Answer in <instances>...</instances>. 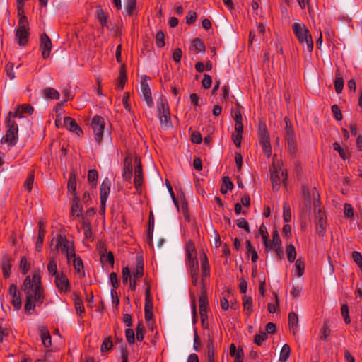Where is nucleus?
I'll return each mask as SVG.
<instances>
[{
	"mask_svg": "<svg viewBox=\"0 0 362 362\" xmlns=\"http://www.w3.org/2000/svg\"><path fill=\"white\" fill-rule=\"evenodd\" d=\"M25 295V312L30 315L35 311L36 305H41L45 299L44 290L42 286L40 271L35 272L30 278L27 276L21 286Z\"/></svg>",
	"mask_w": 362,
	"mask_h": 362,
	"instance_id": "1",
	"label": "nucleus"
},
{
	"mask_svg": "<svg viewBox=\"0 0 362 362\" xmlns=\"http://www.w3.org/2000/svg\"><path fill=\"white\" fill-rule=\"evenodd\" d=\"M6 134L1 139V144H7L8 147L14 146L18 140V127L15 118L8 115L6 119Z\"/></svg>",
	"mask_w": 362,
	"mask_h": 362,
	"instance_id": "2",
	"label": "nucleus"
},
{
	"mask_svg": "<svg viewBox=\"0 0 362 362\" xmlns=\"http://www.w3.org/2000/svg\"><path fill=\"white\" fill-rule=\"evenodd\" d=\"M292 28L298 42L303 46L305 45L308 52H311L313 49V41L312 35L306 26L303 23H294Z\"/></svg>",
	"mask_w": 362,
	"mask_h": 362,
	"instance_id": "3",
	"label": "nucleus"
},
{
	"mask_svg": "<svg viewBox=\"0 0 362 362\" xmlns=\"http://www.w3.org/2000/svg\"><path fill=\"white\" fill-rule=\"evenodd\" d=\"M157 110L160 125L165 128L172 127L168 101L160 98L157 103Z\"/></svg>",
	"mask_w": 362,
	"mask_h": 362,
	"instance_id": "4",
	"label": "nucleus"
},
{
	"mask_svg": "<svg viewBox=\"0 0 362 362\" xmlns=\"http://www.w3.org/2000/svg\"><path fill=\"white\" fill-rule=\"evenodd\" d=\"M56 248H60L61 252L66 255L67 262L69 264L72 257H75V248L74 243L69 240L65 235H59L57 238Z\"/></svg>",
	"mask_w": 362,
	"mask_h": 362,
	"instance_id": "5",
	"label": "nucleus"
},
{
	"mask_svg": "<svg viewBox=\"0 0 362 362\" xmlns=\"http://www.w3.org/2000/svg\"><path fill=\"white\" fill-rule=\"evenodd\" d=\"M285 122V138L287 141L289 151L292 155L296 153L297 144L296 141V134L293 127L291 124L290 119L288 117H284Z\"/></svg>",
	"mask_w": 362,
	"mask_h": 362,
	"instance_id": "6",
	"label": "nucleus"
},
{
	"mask_svg": "<svg viewBox=\"0 0 362 362\" xmlns=\"http://www.w3.org/2000/svg\"><path fill=\"white\" fill-rule=\"evenodd\" d=\"M314 211L316 231L319 235L323 236L326 226L325 214L321 210L316 202H314Z\"/></svg>",
	"mask_w": 362,
	"mask_h": 362,
	"instance_id": "7",
	"label": "nucleus"
},
{
	"mask_svg": "<svg viewBox=\"0 0 362 362\" xmlns=\"http://www.w3.org/2000/svg\"><path fill=\"white\" fill-rule=\"evenodd\" d=\"M91 127L95 134L96 142L100 144L103 139V131L105 128V121L103 117L95 115L91 121Z\"/></svg>",
	"mask_w": 362,
	"mask_h": 362,
	"instance_id": "8",
	"label": "nucleus"
},
{
	"mask_svg": "<svg viewBox=\"0 0 362 362\" xmlns=\"http://www.w3.org/2000/svg\"><path fill=\"white\" fill-rule=\"evenodd\" d=\"M186 251V264L188 267H194L198 265V260L197 258V250L194 243L192 240H188L185 244Z\"/></svg>",
	"mask_w": 362,
	"mask_h": 362,
	"instance_id": "9",
	"label": "nucleus"
},
{
	"mask_svg": "<svg viewBox=\"0 0 362 362\" xmlns=\"http://www.w3.org/2000/svg\"><path fill=\"white\" fill-rule=\"evenodd\" d=\"M134 187L137 191L141 190V186L144 182V174L142 170L141 161L139 158L136 157L134 159Z\"/></svg>",
	"mask_w": 362,
	"mask_h": 362,
	"instance_id": "10",
	"label": "nucleus"
},
{
	"mask_svg": "<svg viewBox=\"0 0 362 362\" xmlns=\"http://www.w3.org/2000/svg\"><path fill=\"white\" fill-rule=\"evenodd\" d=\"M40 49L42 50V58H48L52 50V42L51 39L46 33H43L40 36Z\"/></svg>",
	"mask_w": 362,
	"mask_h": 362,
	"instance_id": "11",
	"label": "nucleus"
},
{
	"mask_svg": "<svg viewBox=\"0 0 362 362\" xmlns=\"http://www.w3.org/2000/svg\"><path fill=\"white\" fill-rule=\"evenodd\" d=\"M54 283L57 288L61 293H66L71 289L69 281L66 276L63 274L57 275L55 277Z\"/></svg>",
	"mask_w": 362,
	"mask_h": 362,
	"instance_id": "12",
	"label": "nucleus"
},
{
	"mask_svg": "<svg viewBox=\"0 0 362 362\" xmlns=\"http://www.w3.org/2000/svg\"><path fill=\"white\" fill-rule=\"evenodd\" d=\"M9 293L11 296V303L16 310L21 309L22 306V302L21 298V294L15 284H11L9 287Z\"/></svg>",
	"mask_w": 362,
	"mask_h": 362,
	"instance_id": "13",
	"label": "nucleus"
},
{
	"mask_svg": "<svg viewBox=\"0 0 362 362\" xmlns=\"http://www.w3.org/2000/svg\"><path fill=\"white\" fill-rule=\"evenodd\" d=\"M34 111L33 107L28 104H23L19 105L16 107V109L13 112H9V116H11L13 118H23L22 115L23 113H28L31 115Z\"/></svg>",
	"mask_w": 362,
	"mask_h": 362,
	"instance_id": "14",
	"label": "nucleus"
},
{
	"mask_svg": "<svg viewBox=\"0 0 362 362\" xmlns=\"http://www.w3.org/2000/svg\"><path fill=\"white\" fill-rule=\"evenodd\" d=\"M132 177V158L129 154L124 159V168L122 178L124 180L130 181Z\"/></svg>",
	"mask_w": 362,
	"mask_h": 362,
	"instance_id": "15",
	"label": "nucleus"
},
{
	"mask_svg": "<svg viewBox=\"0 0 362 362\" xmlns=\"http://www.w3.org/2000/svg\"><path fill=\"white\" fill-rule=\"evenodd\" d=\"M28 29L27 28L18 27L16 30V39L20 46H25L28 41Z\"/></svg>",
	"mask_w": 362,
	"mask_h": 362,
	"instance_id": "16",
	"label": "nucleus"
},
{
	"mask_svg": "<svg viewBox=\"0 0 362 362\" xmlns=\"http://www.w3.org/2000/svg\"><path fill=\"white\" fill-rule=\"evenodd\" d=\"M64 123L67 129L75 133L78 136L83 134V130L76 122L75 119L70 117L64 118Z\"/></svg>",
	"mask_w": 362,
	"mask_h": 362,
	"instance_id": "17",
	"label": "nucleus"
},
{
	"mask_svg": "<svg viewBox=\"0 0 362 362\" xmlns=\"http://www.w3.org/2000/svg\"><path fill=\"white\" fill-rule=\"evenodd\" d=\"M100 261L102 263H108L112 268L114 267V255L110 251L107 252V249L105 245H103L99 250Z\"/></svg>",
	"mask_w": 362,
	"mask_h": 362,
	"instance_id": "18",
	"label": "nucleus"
},
{
	"mask_svg": "<svg viewBox=\"0 0 362 362\" xmlns=\"http://www.w3.org/2000/svg\"><path fill=\"white\" fill-rule=\"evenodd\" d=\"M141 89L143 98L146 101L147 105L149 107H153V101L152 99L151 91L148 84L146 82L142 81L141 83Z\"/></svg>",
	"mask_w": 362,
	"mask_h": 362,
	"instance_id": "19",
	"label": "nucleus"
},
{
	"mask_svg": "<svg viewBox=\"0 0 362 362\" xmlns=\"http://www.w3.org/2000/svg\"><path fill=\"white\" fill-rule=\"evenodd\" d=\"M110 180L107 177L105 178L100 187V198L102 202L107 200L109 194L110 192Z\"/></svg>",
	"mask_w": 362,
	"mask_h": 362,
	"instance_id": "20",
	"label": "nucleus"
},
{
	"mask_svg": "<svg viewBox=\"0 0 362 362\" xmlns=\"http://www.w3.org/2000/svg\"><path fill=\"white\" fill-rule=\"evenodd\" d=\"M199 311H207L208 308V296L204 286V280L202 281V287L201 294L199 298Z\"/></svg>",
	"mask_w": 362,
	"mask_h": 362,
	"instance_id": "21",
	"label": "nucleus"
},
{
	"mask_svg": "<svg viewBox=\"0 0 362 362\" xmlns=\"http://www.w3.org/2000/svg\"><path fill=\"white\" fill-rule=\"evenodd\" d=\"M271 172V180L272 188L275 191H278L280 187L281 177L279 176V172L277 171L274 165L270 168Z\"/></svg>",
	"mask_w": 362,
	"mask_h": 362,
	"instance_id": "22",
	"label": "nucleus"
},
{
	"mask_svg": "<svg viewBox=\"0 0 362 362\" xmlns=\"http://www.w3.org/2000/svg\"><path fill=\"white\" fill-rule=\"evenodd\" d=\"M11 259L8 255H6L3 256L2 261H1V269L3 272V275H4V278H6V279L8 278L11 274Z\"/></svg>",
	"mask_w": 362,
	"mask_h": 362,
	"instance_id": "23",
	"label": "nucleus"
},
{
	"mask_svg": "<svg viewBox=\"0 0 362 362\" xmlns=\"http://www.w3.org/2000/svg\"><path fill=\"white\" fill-rule=\"evenodd\" d=\"M73 259V266L76 271V273L78 274L80 277H85V272L83 267V263L82 259L78 256L75 255V257H72Z\"/></svg>",
	"mask_w": 362,
	"mask_h": 362,
	"instance_id": "24",
	"label": "nucleus"
},
{
	"mask_svg": "<svg viewBox=\"0 0 362 362\" xmlns=\"http://www.w3.org/2000/svg\"><path fill=\"white\" fill-rule=\"evenodd\" d=\"M82 211L83 208L79 204V198L76 195H74L71 205V216L79 218L81 216Z\"/></svg>",
	"mask_w": 362,
	"mask_h": 362,
	"instance_id": "25",
	"label": "nucleus"
},
{
	"mask_svg": "<svg viewBox=\"0 0 362 362\" xmlns=\"http://www.w3.org/2000/svg\"><path fill=\"white\" fill-rule=\"evenodd\" d=\"M145 305L144 310H153V300L151 296V286L148 281L145 279Z\"/></svg>",
	"mask_w": 362,
	"mask_h": 362,
	"instance_id": "26",
	"label": "nucleus"
},
{
	"mask_svg": "<svg viewBox=\"0 0 362 362\" xmlns=\"http://www.w3.org/2000/svg\"><path fill=\"white\" fill-rule=\"evenodd\" d=\"M39 230H38V236L37 238V241L35 243L36 250L40 252L43 245L44 238L45 235V230L44 228V223L42 221H39L38 223Z\"/></svg>",
	"mask_w": 362,
	"mask_h": 362,
	"instance_id": "27",
	"label": "nucleus"
},
{
	"mask_svg": "<svg viewBox=\"0 0 362 362\" xmlns=\"http://www.w3.org/2000/svg\"><path fill=\"white\" fill-rule=\"evenodd\" d=\"M288 326L289 329L296 334L298 328V316L294 312H291L288 314Z\"/></svg>",
	"mask_w": 362,
	"mask_h": 362,
	"instance_id": "28",
	"label": "nucleus"
},
{
	"mask_svg": "<svg viewBox=\"0 0 362 362\" xmlns=\"http://www.w3.org/2000/svg\"><path fill=\"white\" fill-rule=\"evenodd\" d=\"M144 275V262L141 257H136V269L133 272L134 279L139 280Z\"/></svg>",
	"mask_w": 362,
	"mask_h": 362,
	"instance_id": "29",
	"label": "nucleus"
},
{
	"mask_svg": "<svg viewBox=\"0 0 362 362\" xmlns=\"http://www.w3.org/2000/svg\"><path fill=\"white\" fill-rule=\"evenodd\" d=\"M40 337L45 347L49 348L52 346V339L49 330L45 327L40 328Z\"/></svg>",
	"mask_w": 362,
	"mask_h": 362,
	"instance_id": "30",
	"label": "nucleus"
},
{
	"mask_svg": "<svg viewBox=\"0 0 362 362\" xmlns=\"http://www.w3.org/2000/svg\"><path fill=\"white\" fill-rule=\"evenodd\" d=\"M74 307L76 311L77 315L81 316L82 314L85 312L84 305L83 300L81 298L79 295L74 293Z\"/></svg>",
	"mask_w": 362,
	"mask_h": 362,
	"instance_id": "31",
	"label": "nucleus"
},
{
	"mask_svg": "<svg viewBox=\"0 0 362 362\" xmlns=\"http://www.w3.org/2000/svg\"><path fill=\"white\" fill-rule=\"evenodd\" d=\"M259 233L262 238L263 244L267 250H270V243L269 240V235L267 230V228L262 223L259 229Z\"/></svg>",
	"mask_w": 362,
	"mask_h": 362,
	"instance_id": "32",
	"label": "nucleus"
},
{
	"mask_svg": "<svg viewBox=\"0 0 362 362\" xmlns=\"http://www.w3.org/2000/svg\"><path fill=\"white\" fill-rule=\"evenodd\" d=\"M204 257L201 260V266H202V280H204V277H207L210 274V267L208 262L207 257L205 253H204Z\"/></svg>",
	"mask_w": 362,
	"mask_h": 362,
	"instance_id": "33",
	"label": "nucleus"
},
{
	"mask_svg": "<svg viewBox=\"0 0 362 362\" xmlns=\"http://www.w3.org/2000/svg\"><path fill=\"white\" fill-rule=\"evenodd\" d=\"M190 50L194 51L195 53L204 52L205 46L199 38H194L192 42Z\"/></svg>",
	"mask_w": 362,
	"mask_h": 362,
	"instance_id": "34",
	"label": "nucleus"
},
{
	"mask_svg": "<svg viewBox=\"0 0 362 362\" xmlns=\"http://www.w3.org/2000/svg\"><path fill=\"white\" fill-rule=\"evenodd\" d=\"M252 304L253 303L252 298L250 296L244 295L243 297V305L248 316L250 315L253 312Z\"/></svg>",
	"mask_w": 362,
	"mask_h": 362,
	"instance_id": "35",
	"label": "nucleus"
},
{
	"mask_svg": "<svg viewBox=\"0 0 362 362\" xmlns=\"http://www.w3.org/2000/svg\"><path fill=\"white\" fill-rule=\"evenodd\" d=\"M127 80V74H126V69L124 66H122L119 69V75L118 78V82H117V88L119 90H123L124 87V84Z\"/></svg>",
	"mask_w": 362,
	"mask_h": 362,
	"instance_id": "36",
	"label": "nucleus"
},
{
	"mask_svg": "<svg viewBox=\"0 0 362 362\" xmlns=\"http://www.w3.org/2000/svg\"><path fill=\"white\" fill-rule=\"evenodd\" d=\"M259 143L270 141V137L265 124H260L259 128Z\"/></svg>",
	"mask_w": 362,
	"mask_h": 362,
	"instance_id": "37",
	"label": "nucleus"
},
{
	"mask_svg": "<svg viewBox=\"0 0 362 362\" xmlns=\"http://www.w3.org/2000/svg\"><path fill=\"white\" fill-rule=\"evenodd\" d=\"M247 254H251V261L252 263H256L258 259V254L256 250L252 247L250 240L245 242Z\"/></svg>",
	"mask_w": 362,
	"mask_h": 362,
	"instance_id": "38",
	"label": "nucleus"
},
{
	"mask_svg": "<svg viewBox=\"0 0 362 362\" xmlns=\"http://www.w3.org/2000/svg\"><path fill=\"white\" fill-rule=\"evenodd\" d=\"M67 188L69 192L73 193L74 195H76L75 192L76 189V175L74 172H71L70 173V176L68 180Z\"/></svg>",
	"mask_w": 362,
	"mask_h": 362,
	"instance_id": "39",
	"label": "nucleus"
},
{
	"mask_svg": "<svg viewBox=\"0 0 362 362\" xmlns=\"http://www.w3.org/2000/svg\"><path fill=\"white\" fill-rule=\"evenodd\" d=\"M44 95L49 99H59V92L53 88H46L43 90Z\"/></svg>",
	"mask_w": 362,
	"mask_h": 362,
	"instance_id": "40",
	"label": "nucleus"
},
{
	"mask_svg": "<svg viewBox=\"0 0 362 362\" xmlns=\"http://www.w3.org/2000/svg\"><path fill=\"white\" fill-rule=\"evenodd\" d=\"M291 354V348L288 344H285L281 350L279 359L281 361L286 362L289 358Z\"/></svg>",
	"mask_w": 362,
	"mask_h": 362,
	"instance_id": "41",
	"label": "nucleus"
},
{
	"mask_svg": "<svg viewBox=\"0 0 362 362\" xmlns=\"http://www.w3.org/2000/svg\"><path fill=\"white\" fill-rule=\"evenodd\" d=\"M286 255L289 262H293L296 257V250L293 244H289L286 247Z\"/></svg>",
	"mask_w": 362,
	"mask_h": 362,
	"instance_id": "42",
	"label": "nucleus"
},
{
	"mask_svg": "<svg viewBox=\"0 0 362 362\" xmlns=\"http://www.w3.org/2000/svg\"><path fill=\"white\" fill-rule=\"evenodd\" d=\"M283 218L286 223L291 221V207L288 202H284L283 204Z\"/></svg>",
	"mask_w": 362,
	"mask_h": 362,
	"instance_id": "43",
	"label": "nucleus"
},
{
	"mask_svg": "<svg viewBox=\"0 0 362 362\" xmlns=\"http://www.w3.org/2000/svg\"><path fill=\"white\" fill-rule=\"evenodd\" d=\"M30 264L25 256L21 257L20 260V270L23 274H26L30 269Z\"/></svg>",
	"mask_w": 362,
	"mask_h": 362,
	"instance_id": "44",
	"label": "nucleus"
},
{
	"mask_svg": "<svg viewBox=\"0 0 362 362\" xmlns=\"http://www.w3.org/2000/svg\"><path fill=\"white\" fill-rule=\"evenodd\" d=\"M97 18L100 21L102 27L107 28V16L101 8L97 9Z\"/></svg>",
	"mask_w": 362,
	"mask_h": 362,
	"instance_id": "45",
	"label": "nucleus"
},
{
	"mask_svg": "<svg viewBox=\"0 0 362 362\" xmlns=\"http://www.w3.org/2000/svg\"><path fill=\"white\" fill-rule=\"evenodd\" d=\"M98 178V173L95 169L89 170L88 172V180L89 183L92 184L94 187L97 185Z\"/></svg>",
	"mask_w": 362,
	"mask_h": 362,
	"instance_id": "46",
	"label": "nucleus"
},
{
	"mask_svg": "<svg viewBox=\"0 0 362 362\" xmlns=\"http://www.w3.org/2000/svg\"><path fill=\"white\" fill-rule=\"evenodd\" d=\"M295 268L297 270L298 276L300 277L304 274L305 265L304 261L301 258H298L295 262Z\"/></svg>",
	"mask_w": 362,
	"mask_h": 362,
	"instance_id": "47",
	"label": "nucleus"
},
{
	"mask_svg": "<svg viewBox=\"0 0 362 362\" xmlns=\"http://www.w3.org/2000/svg\"><path fill=\"white\" fill-rule=\"evenodd\" d=\"M47 270L50 275L57 276V262L54 258L49 259L47 264Z\"/></svg>",
	"mask_w": 362,
	"mask_h": 362,
	"instance_id": "48",
	"label": "nucleus"
},
{
	"mask_svg": "<svg viewBox=\"0 0 362 362\" xmlns=\"http://www.w3.org/2000/svg\"><path fill=\"white\" fill-rule=\"evenodd\" d=\"M154 227V217L152 212H150L149 215V224H148V242L149 244L152 243V234L153 232Z\"/></svg>",
	"mask_w": 362,
	"mask_h": 362,
	"instance_id": "49",
	"label": "nucleus"
},
{
	"mask_svg": "<svg viewBox=\"0 0 362 362\" xmlns=\"http://www.w3.org/2000/svg\"><path fill=\"white\" fill-rule=\"evenodd\" d=\"M136 0H127L126 4V12L128 16H132L136 9Z\"/></svg>",
	"mask_w": 362,
	"mask_h": 362,
	"instance_id": "50",
	"label": "nucleus"
},
{
	"mask_svg": "<svg viewBox=\"0 0 362 362\" xmlns=\"http://www.w3.org/2000/svg\"><path fill=\"white\" fill-rule=\"evenodd\" d=\"M144 327L143 323L141 322H139L136 328V339L139 341H142L144 339Z\"/></svg>",
	"mask_w": 362,
	"mask_h": 362,
	"instance_id": "51",
	"label": "nucleus"
},
{
	"mask_svg": "<svg viewBox=\"0 0 362 362\" xmlns=\"http://www.w3.org/2000/svg\"><path fill=\"white\" fill-rule=\"evenodd\" d=\"M113 346L112 341L110 337L105 338L100 346L101 352L110 351Z\"/></svg>",
	"mask_w": 362,
	"mask_h": 362,
	"instance_id": "52",
	"label": "nucleus"
},
{
	"mask_svg": "<svg viewBox=\"0 0 362 362\" xmlns=\"http://www.w3.org/2000/svg\"><path fill=\"white\" fill-rule=\"evenodd\" d=\"M33 182L34 173L31 172L30 175L28 176L23 185L25 189H26L29 192L32 190Z\"/></svg>",
	"mask_w": 362,
	"mask_h": 362,
	"instance_id": "53",
	"label": "nucleus"
},
{
	"mask_svg": "<svg viewBox=\"0 0 362 362\" xmlns=\"http://www.w3.org/2000/svg\"><path fill=\"white\" fill-rule=\"evenodd\" d=\"M267 333L265 332H261L259 334H257L255 336L254 342L257 345L260 346L264 341L267 339Z\"/></svg>",
	"mask_w": 362,
	"mask_h": 362,
	"instance_id": "54",
	"label": "nucleus"
},
{
	"mask_svg": "<svg viewBox=\"0 0 362 362\" xmlns=\"http://www.w3.org/2000/svg\"><path fill=\"white\" fill-rule=\"evenodd\" d=\"M214 346L212 339H209L207 343V357L208 360L214 359Z\"/></svg>",
	"mask_w": 362,
	"mask_h": 362,
	"instance_id": "55",
	"label": "nucleus"
},
{
	"mask_svg": "<svg viewBox=\"0 0 362 362\" xmlns=\"http://www.w3.org/2000/svg\"><path fill=\"white\" fill-rule=\"evenodd\" d=\"M156 44L159 48H161L165 46L164 33L161 30L158 31L156 33Z\"/></svg>",
	"mask_w": 362,
	"mask_h": 362,
	"instance_id": "56",
	"label": "nucleus"
},
{
	"mask_svg": "<svg viewBox=\"0 0 362 362\" xmlns=\"http://www.w3.org/2000/svg\"><path fill=\"white\" fill-rule=\"evenodd\" d=\"M341 313L342 317H344L345 323L349 324L351 322V320L349 314V308L346 304H344L341 305Z\"/></svg>",
	"mask_w": 362,
	"mask_h": 362,
	"instance_id": "57",
	"label": "nucleus"
},
{
	"mask_svg": "<svg viewBox=\"0 0 362 362\" xmlns=\"http://www.w3.org/2000/svg\"><path fill=\"white\" fill-rule=\"evenodd\" d=\"M344 88V80L341 76H337L334 81V88L337 93H341Z\"/></svg>",
	"mask_w": 362,
	"mask_h": 362,
	"instance_id": "58",
	"label": "nucleus"
},
{
	"mask_svg": "<svg viewBox=\"0 0 362 362\" xmlns=\"http://www.w3.org/2000/svg\"><path fill=\"white\" fill-rule=\"evenodd\" d=\"M120 357L122 361H128L129 352L127 350V344L122 343L119 346Z\"/></svg>",
	"mask_w": 362,
	"mask_h": 362,
	"instance_id": "59",
	"label": "nucleus"
},
{
	"mask_svg": "<svg viewBox=\"0 0 362 362\" xmlns=\"http://www.w3.org/2000/svg\"><path fill=\"white\" fill-rule=\"evenodd\" d=\"M125 337L127 342L129 344H133L135 342L134 332L132 329L128 328L125 330Z\"/></svg>",
	"mask_w": 362,
	"mask_h": 362,
	"instance_id": "60",
	"label": "nucleus"
},
{
	"mask_svg": "<svg viewBox=\"0 0 362 362\" xmlns=\"http://www.w3.org/2000/svg\"><path fill=\"white\" fill-rule=\"evenodd\" d=\"M331 110L336 120L340 121L342 119V114L338 105H333L331 107Z\"/></svg>",
	"mask_w": 362,
	"mask_h": 362,
	"instance_id": "61",
	"label": "nucleus"
},
{
	"mask_svg": "<svg viewBox=\"0 0 362 362\" xmlns=\"http://www.w3.org/2000/svg\"><path fill=\"white\" fill-rule=\"evenodd\" d=\"M13 67H14V64L11 62L8 63L5 66V71H6V75L11 80L15 78V73L13 71Z\"/></svg>",
	"mask_w": 362,
	"mask_h": 362,
	"instance_id": "62",
	"label": "nucleus"
},
{
	"mask_svg": "<svg viewBox=\"0 0 362 362\" xmlns=\"http://www.w3.org/2000/svg\"><path fill=\"white\" fill-rule=\"evenodd\" d=\"M262 146L263 152L267 156V157H269L272 154V147L270 144V141H265L259 143Z\"/></svg>",
	"mask_w": 362,
	"mask_h": 362,
	"instance_id": "63",
	"label": "nucleus"
},
{
	"mask_svg": "<svg viewBox=\"0 0 362 362\" xmlns=\"http://www.w3.org/2000/svg\"><path fill=\"white\" fill-rule=\"evenodd\" d=\"M212 83V78L208 74H204L203 79L202 81V85L204 88L208 89L211 86Z\"/></svg>",
	"mask_w": 362,
	"mask_h": 362,
	"instance_id": "64",
	"label": "nucleus"
}]
</instances>
